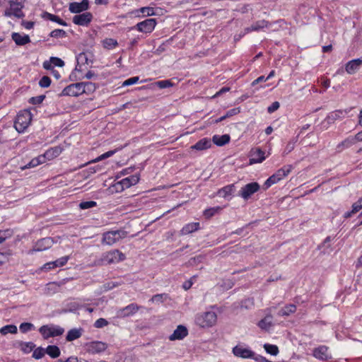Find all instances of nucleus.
Wrapping results in <instances>:
<instances>
[{"instance_id":"obj_1","label":"nucleus","mask_w":362,"mask_h":362,"mask_svg":"<svg viewBox=\"0 0 362 362\" xmlns=\"http://www.w3.org/2000/svg\"><path fill=\"white\" fill-rule=\"evenodd\" d=\"M217 322V315L213 311H206L199 313L195 316V323L202 328H209L214 326Z\"/></svg>"},{"instance_id":"obj_2","label":"nucleus","mask_w":362,"mask_h":362,"mask_svg":"<svg viewBox=\"0 0 362 362\" xmlns=\"http://www.w3.org/2000/svg\"><path fill=\"white\" fill-rule=\"evenodd\" d=\"M31 120V112L27 110H24L17 115L14 127L19 133L23 132L30 125Z\"/></svg>"},{"instance_id":"obj_3","label":"nucleus","mask_w":362,"mask_h":362,"mask_svg":"<svg viewBox=\"0 0 362 362\" xmlns=\"http://www.w3.org/2000/svg\"><path fill=\"white\" fill-rule=\"evenodd\" d=\"M125 258V255L121 252L119 250H113L104 253L102 257L98 260L97 264L103 265L105 264H110L116 263L124 260Z\"/></svg>"},{"instance_id":"obj_4","label":"nucleus","mask_w":362,"mask_h":362,"mask_svg":"<svg viewBox=\"0 0 362 362\" xmlns=\"http://www.w3.org/2000/svg\"><path fill=\"white\" fill-rule=\"evenodd\" d=\"M291 165H284L279 169L274 175L269 177L264 182L266 188L271 187L272 185L277 183L286 177L292 170Z\"/></svg>"},{"instance_id":"obj_5","label":"nucleus","mask_w":362,"mask_h":362,"mask_svg":"<svg viewBox=\"0 0 362 362\" xmlns=\"http://www.w3.org/2000/svg\"><path fill=\"white\" fill-rule=\"evenodd\" d=\"M127 232L122 230L108 231L103 235L102 243L108 245H112L119 240L125 238Z\"/></svg>"},{"instance_id":"obj_6","label":"nucleus","mask_w":362,"mask_h":362,"mask_svg":"<svg viewBox=\"0 0 362 362\" xmlns=\"http://www.w3.org/2000/svg\"><path fill=\"white\" fill-rule=\"evenodd\" d=\"M23 0H16V1H11L9 3V8L6 9L4 15L6 16H14L16 18H23L24 16L22 8L23 5L22 4Z\"/></svg>"},{"instance_id":"obj_7","label":"nucleus","mask_w":362,"mask_h":362,"mask_svg":"<svg viewBox=\"0 0 362 362\" xmlns=\"http://www.w3.org/2000/svg\"><path fill=\"white\" fill-rule=\"evenodd\" d=\"M39 332L44 339H48L62 335L64 329L59 326L43 325L39 329Z\"/></svg>"},{"instance_id":"obj_8","label":"nucleus","mask_w":362,"mask_h":362,"mask_svg":"<svg viewBox=\"0 0 362 362\" xmlns=\"http://www.w3.org/2000/svg\"><path fill=\"white\" fill-rule=\"evenodd\" d=\"M84 92V89L82 88V82L80 83H72L66 87H65L61 95H69V96H78L81 94H83Z\"/></svg>"},{"instance_id":"obj_9","label":"nucleus","mask_w":362,"mask_h":362,"mask_svg":"<svg viewBox=\"0 0 362 362\" xmlns=\"http://www.w3.org/2000/svg\"><path fill=\"white\" fill-rule=\"evenodd\" d=\"M156 25V21L155 18H148L144 21L138 23L134 28L139 31L144 33H151Z\"/></svg>"},{"instance_id":"obj_10","label":"nucleus","mask_w":362,"mask_h":362,"mask_svg":"<svg viewBox=\"0 0 362 362\" xmlns=\"http://www.w3.org/2000/svg\"><path fill=\"white\" fill-rule=\"evenodd\" d=\"M53 240L51 238H45L38 240L33 248L29 251V254H33L35 252H41L49 249L53 245Z\"/></svg>"},{"instance_id":"obj_11","label":"nucleus","mask_w":362,"mask_h":362,"mask_svg":"<svg viewBox=\"0 0 362 362\" xmlns=\"http://www.w3.org/2000/svg\"><path fill=\"white\" fill-rule=\"evenodd\" d=\"M250 165L260 163L265 159L264 152L259 148H252L250 151Z\"/></svg>"},{"instance_id":"obj_12","label":"nucleus","mask_w":362,"mask_h":362,"mask_svg":"<svg viewBox=\"0 0 362 362\" xmlns=\"http://www.w3.org/2000/svg\"><path fill=\"white\" fill-rule=\"evenodd\" d=\"M259 185L257 182H251L242 187L240 195L244 199H247L252 194L257 192Z\"/></svg>"},{"instance_id":"obj_13","label":"nucleus","mask_w":362,"mask_h":362,"mask_svg":"<svg viewBox=\"0 0 362 362\" xmlns=\"http://www.w3.org/2000/svg\"><path fill=\"white\" fill-rule=\"evenodd\" d=\"M93 15L90 12H85L73 17V23L78 25L87 26L92 21Z\"/></svg>"},{"instance_id":"obj_14","label":"nucleus","mask_w":362,"mask_h":362,"mask_svg":"<svg viewBox=\"0 0 362 362\" xmlns=\"http://www.w3.org/2000/svg\"><path fill=\"white\" fill-rule=\"evenodd\" d=\"M233 354L240 358H253L255 353L242 345H237L233 349Z\"/></svg>"},{"instance_id":"obj_15","label":"nucleus","mask_w":362,"mask_h":362,"mask_svg":"<svg viewBox=\"0 0 362 362\" xmlns=\"http://www.w3.org/2000/svg\"><path fill=\"white\" fill-rule=\"evenodd\" d=\"M139 181V177L138 175H134L130 177L122 179L121 181L117 183V188L120 187V190H124L126 188H129L132 185H135Z\"/></svg>"},{"instance_id":"obj_16","label":"nucleus","mask_w":362,"mask_h":362,"mask_svg":"<svg viewBox=\"0 0 362 362\" xmlns=\"http://www.w3.org/2000/svg\"><path fill=\"white\" fill-rule=\"evenodd\" d=\"M88 0H82L81 2H72L69 4V11L73 13H78L88 8Z\"/></svg>"},{"instance_id":"obj_17","label":"nucleus","mask_w":362,"mask_h":362,"mask_svg":"<svg viewBox=\"0 0 362 362\" xmlns=\"http://www.w3.org/2000/svg\"><path fill=\"white\" fill-rule=\"evenodd\" d=\"M69 259V256L62 257L55 261L49 262L45 264L41 269L44 271H48L52 269H54L56 267H62L66 264Z\"/></svg>"},{"instance_id":"obj_18","label":"nucleus","mask_w":362,"mask_h":362,"mask_svg":"<svg viewBox=\"0 0 362 362\" xmlns=\"http://www.w3.org/2000/svg\"><path fill=\"white\" fill-rule=\"evenodd\" d=\"M188 330L186 327L183 325H178L173 333L169 337L170 341L181 340L187 337Z\"/></svg>"},{"instance_id":"obj_19","label":"nucleus","mask_w":362,"mask_h":362,"mask_svg":"<svg viewBox=\"0 0 362 362\" xmlns=\"http://www.w3.org/2000/svg\"><path fill=\"white\" fill-rule=\"evenodd\" d=\"M139 310V306L135 303L128 305L117 311V315L121 317H128L136 313Z\"/></svg>"},{"instance_id":"obj_20","label":"nucleus","mask_w":362,"mask_h":362,"mask_svg":"<svg viewBox=\"0 0 362 362\" xmlns=\"http://www.w3.org/2000/svg\"><path fill=\"white\" fill-rule=\"evenodd\" d=\"M362 65V59H356L349 61L346 64V71L349 74H355Z\"/></svg>"},{"instance_id":"obj_21","label":"nucleus","mask_w":362,"mask_h":362,"mask_svg":"<svg viewBox=\"0 0 362 362\" xmlns=\"http://www.w3.org/2000/svg\"><path fill=\"white\" fill-rule=\"evenodd\" d=\"M107 346L102 341H93L89 344L88 351L91 354H98L106 350Z\"/></svg>"},{"instance_id":"obj_22","label":"nucleus","mask_w":362,"mask_h":362,"mask_svg":"<svg viewBox=\"0 0 362 362\" xmlns=\"http://www.w3.org/2000/svg\"><path fill=\"white\" fill-rule=\"evenodd\" d=\"M11 37L15 43L19 46L25 45L30 42L28 35H21L18 33H13Z\"/></svg>"},{"instance_id":"obj_23","label":"nucleus","mask_w":362,"mask_h":362,"mask_svg":"<svg viewBox=\"0 0 362 362\" xmlns=\"http://www.w3.org/2000/svg\"><path fill=\"white\" fill-rule=\"evenodd\" d=\"M328 347L325 346H320L318 348H316L313 351V356L318 359L320 360H327L329 358L328 356Z\"/></svg>"},{"instance_id":"obj_24","label":"nucleus","mask_w":362,"mask_h":362,"mask_svg":"<svg viewBox=\"0 0 362 362\" xmlns=\"http://www.w3.org/2000/svg\"><path fill=\"white\" fill-rule=\"evenodd\" d=\"M211 146V139L208 138H204L197 142L194 145L191 146L192 149L197 151H203L209 148Z\"/></svg>"},{"instance_id":"obj_25","label":"nucleus","mask_w":362,"mask_h":362,"mask_svg":"<svg viewBox=\"0 0 362 362\" xmlns=\"http://www.w3.org/2000/svg\"><path fill=\"white\" fill-rule=\"evenodd\" d=\"M230 137L228 134H223L221 136L214 135L212 138L213 142L218 146H222L230 141Z\"/></svg>"},{"instance_id":"obj_26","label":"nucleus","mask_w":362,"mask_h":362,"mask_svg":"<svg viewBox=\"0 0 362 362\" xmlns=\"http://www.w3.org/2000/svg\"><path fill=\"white\" fill-rule=\"evenodd\" d=\"M82 332H83V329L81 328L71 329L67 332L66 339L68 341H71L75 339H77L81 337Z\"/></svg>"},{"instance_id":"obj_27","label":"nucleus","mask_w":362,"mask_h":362,"mask_svg":"<svg viewBox=\"0 0 362 362\" xmlns=\"http://www.w3.org/2000/svg\"><path fill=\"white\" fill-rule=\"evenodd\" d=\"M272 315H267L266 317L258 322L259 328L264 330H268L272 326Z\"/></svg>"},{"instance_id":"obj_28","label":"nucleus","mask_w":362,"mask_h":362,"mask_svg":"<svg viewBox=\"0 0 362 362\" xmlns=\"http://www.w3.org/2000/svg\"><path fill=\"white\" fill-rule=\"evenodd\" d=\"M42 17L46 20L56 22V23H59V25H62L64 26L67 25L66 23L64 21H63L62 19H61L58 16L49 13L48 12H44L42 14Z\"/></svg>"},{"instance_id":"obj_29","label":"nucleus","mask_w":362,"mask_h":362,"mask_svg":"<svg viewBox=\"0 0 362 362\" xmlns=\"http://www.w3.org/2000/svg\"><path fill=\"white\" fill-rule=\"evenodd\" d=\"M296 311V306L294 304H288L284 306L283 308H281L279 313L278 315L279 316H288L292 313H294Z\"/></svg>"},{"instance_id":"obj_30","label":"nucleus","mask_w":362,"mask_h":362,"mask_svg":"<svg viewBox=\"0 0 362 362\" xmlns=\"http://www.w3.org/2000/svg\"><path fill=\"white\" fill-rule=\"evenodd\" d=\"M45 162V156H40L37 158L32 159L27 165L21 168L22 170L27 168H34Z\"/></svg>"},{"instance_id":"obj_31","label":"nucleus","mask_w":362,"mask_h":362,"mask_svg":"<svg viewBox=\"0 0 362 362\" xmlns=\"http://www.w3.org/2000/svg\"><path fill=\"white\" fill-rule=\"evenodd\" d=\"M354 144H356L354 140L352 139V136H349L337 145V151L340 152L344 148H348Z\"/></svg>"},{"instance_id":"obj_32","label":"nucleus","mask_w":362,"mask_h":362,"mask_svg":"<svg viewBox=\"0 0 362 362\" xmlns=\"http://www.w3.org/2000/svg\"><path fill=\"white\" fill-rule=\"evenodd\" d=\"M199 223H190L185 226L181 230L182 235H187L199 229Z\"/></svg>"},{"instance_id":"obj_33","label":"nucleus","mask_w":362,"mask_h":362,"mask_svg":"<svg viewBox=\"0 0 362 362\" xmlns=\"http://www.w3.org/2000/svg\"><path fill=\"white\" fill-rule=\"evenodd\" d=\"M45 353L47 354L51 358H56L60 355V350L57 346L49 345L45 349Z\"/></svg>"},{"instance_id":"obj_34","label":"nucleus","mask_w":362,"mask_h":362,"mask_svg":"<svg viewBox=\"0 0 362 362\" xmlns=\"http://www.w3.org/2000/svg\"><path fill=\"white\" fill-rule=\"evenodd\" d=\"M267 26V22L265 21H259L256 22L255 24L252 25L250 27H248L245 28V31L247 33L251 32V31H257L259 30L261 28H263L264 27Z\"/></svg>"},{"instance_id":"obj_35","label":"nucleus","mask_w":362,"mask_h":362,"mask_svg":"<svg viewBox=\"0 0 362 362\" xmlns=\"http://www.w3.org/2000/svg\"><path fill=\"white\" fill-rule=\"evenodd\" d=\"M234 189V185H227L218 190V194L220 197L226 198L231 195Z\"/></svg>"},{"instance_id":"obj_36","label":"nucleus","mask_w":362,"mask_h":362,"mask_svg":"<svg viewBox=\"0 0 362 362\" xmlns=\"http://www.w3.org/2000/svg\"><path fill=\"white\" fill-rule=\"evenodd\" d=\"M347 113L346 110H336L332 112H331L327 116V120L329 121H334L336 119H338L339 118L344 117V115Z\"/></svg>"},{"instance_id":"obj_37","label":"nucleus","mask_w":362,"mask_h":362,"mask_svg":"<svg viewBox=\"0 0 362 362\" xmlns=\"http://www.w3.org/2000/svg\"><path fill=\"white\" fill-rule=\"evenodd\" d=\"M18 331L17 327L14 325H6L0 329V333L2 335H6L8 333L16 334Z\"/></svg>"},{"instance_id":"obj_38","label":"nucleus","mask_w":362,"mask_h":362,"mask_svg":"<svg viewBox=\"0 0 362 362\" xmlns=\"http://www.w3.org/2000/svg\"><path fill=\"white\" fill-rule=\"evenodd\" d=\"M61 151L62 150L59 147H54L47 151L43 155V156H45V158L47 157L49 159H51L54 157H57V156H59Z\"/></svg>"},{"instance_id":"obj_39","label":"nucleus","mask_w":362,"mask_h":362,"mask_svg":"<svg viewBox=\"0 0 362 362\" xmlns=\"http://www.w3.org/2000/svg\"><path fill=\"white\" fill-rule=\"evenodd\" d=\"M82 88L84 89L83 93L90 94L95 90L96 86L92 82H82Z\"/></svg>"},{"instance_id":"obj_40","label":"nucleus","mask_w":362,"mask_h":362,"mask_svg":"<svg viewBox=\"0 0 362 362\" xmlns=\"http://www.w3.org/2000/svg\"><path fill=\"white\" fill-rule=\"evenodd\" d=\"M117 41L112 38H106L103 41V45L105 49H112L117 46Z\"/></svg>"},{"instance_id":"obj_41","label":"nucleus","mask_w":362,"mask_h":362,"mask_svg":"<svg viewBox=\"0 0 362 362\" xmlns=\"http://www.w3.org/2000/svg\"><path fill=\"white\" fill-rule=\"evenodd\" d=\"M265 351L273 356H276L279 354V348L276 345L265 344L264 345Z\"/></svg>"},{"instance_id":"obj_42","label":"nucleus","mask_w":362,"mask_h":362,"mask_svg":"<svg viewBox=\"0 0 362 362\" xmlns=\"http://www.w3.org/2000/svg\"><path fill=\"white\" fill-rule=\"evenodd\" d=\"M221 209L222 208L220 206L207 209L204 211V216H205L206 218L209 219L211 217H212L214 214L220 211Z\"/></svg>"},{"instance_id":"obj_43","label":"nucleus","mask_w":362,"mask_h":362,"mask_svg":"<svg viewBox=\"0 0 362 362\" xmlns=\"http://www.w3.org/2000/svg\"><path fill=\"white\" fill-rule=\"evenodd\" d=\"M20 346L23 351L30 353L34 348L35 345L33 342H21L20 344Z\"/></svg>"},{"instance_id":"obj_44","label":"nucleus","mask_w":362,"mask_h":362,"mask_svg":"<svg viewBox=\"0 0 362 362\" xmlns=\"http://www.w3.org/2000/svg\"><path fill=\"white\" fill-rule=\"evenodd\" d=\"M168 298L167 294H156L152 296L151 301L153 303H163Z\"/></svg>"},{"instance_id":"obj_45","label":"nucleus","mask_w":362,"mask_h":362,"mask_svg":"<svg viewBox=\"0 0 362 362\" xmlns=\"http://www.w3.org/2000/svg\"><path fill=\"white\" fill-rule=\"evenodd\" d=\"M115 152H116V150L109 151L102 154L101 156H98L95 159L91 161V163L99 162V161H100V160H102L103 159L107 158L112 156V155H114Z\"/></svg>"},{"instance_id":"obj_46","label":"nucleus","mask_w":362,"mask_h":362,"mask_svg":"<svg viewBox=\"0 0 362 362\" xmlns=\"http://www.w3.org/2000/svg\"><path fill=\"white\" fill-rule=\"evenodd\" d=\"M49 35L52 37H64L66 36V33L64 30H62V29H56V30H52Z\"/></svg>"},{"instance_id":"obj_47","label":"nucleus","mask_w":362,"mask_h":362,"mask_svg":"<svg viewBox=\"0 0 362 362\" xmlns=\"http://www.w3.org/2000/svg\"><path fill=\"white\" fill-rule=\"evenodd\" d=\"M13 235L12 230L8 229L5 230H0V243H2L8 238Z\"/></svg>"},{"instance_id":"obj_48","label":"nucleus","mask_w":362,"mask_h":362,"mask_svg":"<svg viewBox=\"0 0 362 362\" xmlns=\"http://www.w3.org/2000/svg\"><path fill=\"white\" fill-rule=\"evenodd\" d=\"M96 206V202L94 201L82 202L79 204V207L81 209H87L93 208Z\"/></svg>"},{"instance_id":"obj_49","label":"nucleus","mask_w":362,"mask_h":362,"mask_svg":"<svg viewBox=\"0 0 362 362\" xmlns=\"http://www.w3.org/2000/svg\"><path fill=\"white\" fill-rule=\"evenodd\" d=\"M51 84V79L49 76H44L39 81V86L42 88H47Z\"/></svg>"},{"instance_id":"obj_50","label":"nucleus","mask_w":362,"mask_h":362,"mask_svg":"<svg viewBox=\"0 0 362 362\" xmlns=\"http://www.w3.org/2000/svg\"><path fill=\"white\" fill-rule=\"evenodd\" d=\"M139 11L147 16H151L155 14L154 9L152 7H142L139 9Z\"/></svg>"},{"instance_id":"obj_51","label":"nucleus","mask_w":362,"mask_h":362,"mask_svg":"<svg viewBox=\"0 0 362 362\" xmlns=\"http://www.w3.org/2000/svg\"><path fill=\"white\" fill-rule=\"evenodd\" d=\"M45 349L42 348H37L35 350H34L33 356L36 359H40L45 356Z\"/></svg>"},{"instance_id":"obj_52","label":"nucleus","mask_w":362,"mask_h":362,"mask_svg":"<svg viewBox=\"0 0 362 362\" xmlns=\"http://www.w3.org/2000/svg\"><path fill=\"white\" fill-rule=\"evenodd\" d=\"M108 321L104 318H99L98 319L95 323L94 327L96 328H102L108 325Z\"/></svg>"},{"instance_id":"obj_53","label":"nucleus","mask_w":362,"mask_h":362,"mask_svg":"<svg viewBox=\"0 0 362 362\" xmlns=\"http://www.w3.org/2000/svg\"><path fill=\"white\" fill-rule=\"evenodd\" d=\"M33 325L30 322H23L20 325V330L23 333H25L33 328Z\"/></svg>"},{"instance_id":"obj_54","label":"nucleus","mask_w":362,"mask_h":362,"mask_svg":"<svg viewBox=\"0 0 362 362\" xmlns=\"http://www.w3.org/2000/svg\"><path fill=\"white\" fill-rule=\"evenodd\" d=\"M51 62H52L53 66H59V67H62L64 66V61L58 57H52Z\"/></svg>"},{"instance_id":"obj_55","label":"nucleus","mask_w":362,"mask_h":362,"mask_svg":"<svg viewBox=\"0 0 362 362\" xmlns=\"http://www.w3.org/2000/svg\"><path fill=\"white\" fill-rule=\"evenodd\" d=\"M45 95H39V96H36V97H32L30 99V103L33 104V105H36V104H40L41 103L43 100L45 99Z\"/></svg>"},{"instance_id":"obj_56","label":"nucleus","mask_w":362,"mask_h":362,"mask_svg":"<svg viewBox=\"0 0 362 362\" xmlns=\"http://www.w3.org/2000/svg\"><path fill=\"white\" fill-rule=\"evenodd\" d=\"M138 81H139L138 76L132 77V78H129L127 79L126 81H124L122 83V86H127L133 85V84L136 83Z\"/></svg>"},{"instance_id":"obj_57","label":"nucleus","mask_w":362,"mask_h":362,"mask_svg":"<svg viewBox=\"0 0 362 362\" xmlns=\"http://www.w3.org/2000/svg\"><path fill=\"white\" fill-rule=\"evenodd\" d=\"M10 255H11L10 252H0V265L8 261V258Z\"/></svg>"},{"instance_id":"obj_58","label":"nucleus","mask_w":362,"mask_h":362,"mask_svg":"<svg viewBox=\"0 0 362 362\" xmlns=\"http://www.w3.org/2000/svg\"><path fill=\"white\" fill-rule=\"evenodd\" d=\"M240 112V107L233 108L226 112V118H228V117H233L234 115H236L239 114Z\"/></svg>"},{"instance_id":"obj_59","label":"nucleus","mask_w":362,"mask_h":362,"mask_svg":"<svg viewBox=\"0 0 362 362\" xmlns=\"http://www.w3.org/2000/svg\"><path fill=\"white\" fill-rule=\"evenodd\" d=\"M156 84L160 88H165L172 86L171 82L168 80L158 81Z\"/></svg>"},{"instance_id":"obj_60","label":"nucleus","mask_w":362,"mask_h":362,"mask_svg":"<svg viewBox=\"0 0 362 362\" xmlns=\"http://www.w3.org/2000/svg\"><path fill=\"white\" fill-rule=\"evenodd\" d=\"M279 107V103L276 101V102H274L267 109L268 112H273L274 111H276V110H278Z\"/></svg>"},{"instance_id":"obj_61","label":"nucleus","mask_w":362,"mask_h":362,"mask_svg":"<svg viewBox=\"0 0 362 362\" xmlns=\"http://www.w3.org/2000/svg\"><path fill=\"white\" fill-rule=\"evenodd\" d=\"M202 259V256L192 257L189 260L188 264L190 266H193L197 263V262H201Z\"/></svg>"},{"instance_id":"obj_62","label":"nucleus","mask_w":362,"mask_h":362,"mask_svg":"<svg viewBox=\"0 0 362 362\" xmlns=\"http://www.w3.org/2000/svg\"><path fill=\"white\" fill-rule=\"evenodd\" d=\"M252 358L257 362H271L270 361L266 359L264 357L261 356H255V354Z\"/></svg>"},{"instance_id":"obj_63","label":"nucleus","mask_w":362,"mask_h":362,"mask_svg":"<svg viewBox=\"0 0 362 362\" xmlns=\"http://www.w3.org/2000/svg\"><path fill=\"white\" fill-rule=\"evenodd\" d=\"M352 139L354 140L355 144L358 141H362V131L357 133L354 136H352Z\"/></svg>"},{"instance_id":"obj_64","label":"nucleus","mask_w":362,"mask_h":362,"mask_svg":"<svg viewBox=\"0 0 362 362\" xmlns=\"http://www.w3.org/2000/svg\"><path fill=\"white\" fill-rule=\"evenodd\" d=\"M57 362H79V361L76 357L71 356V357L68 358L66 361L59 359Z\"/></svg>"}]
</instances>
